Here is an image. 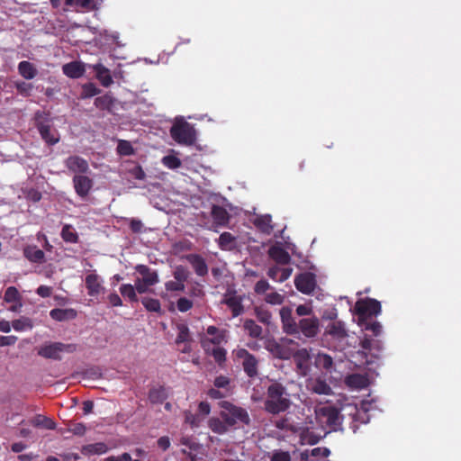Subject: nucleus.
Masks as SVG:
<instances>
[{"instance_id":"nucleus-23","label":"nucleus","mask_w":461,"mask_h":461,"mask_svg":"<svg viewBox=\"0 0 461 461\" xmlns=\"http://www.w3.org/2000/svg\"><path fill=\"white\" fill-rule=\"evenodd\" d=\"M108 451V447L104 442H96L85 445L81 447V454L86 456L103 455Z\"/></svg>"},{"instance_id":"nucleus-44","label":"nucleus","mask_w":461,"mask_h":461,"mask_svg":"<svg viewBox=\"0 0 461 461\" xmlns=\"http://www.w3.org/2000/svg\"><path fill=\"white\" fill-rule=\"evenodd\" d=\"M302 443H307L310 445H314L318 442L319 438L309 431L308 428L300 427L299 432Z\"/></svg>"},{"instance_id":"nucleus-2","label":"nucleus","mask_w":461,"mask_h":461,"mask_svg":"<svg viewBox=\"0 0 461 461\" xmlns=\"http://www.w3.org/2000/svg\"><path fill=\"white\" fill-rule=\"evenodd\" d=\"M221 409L220 417L233 428L237 425L249 426L251 420L248 411L245 408L235 405L229 401H221L219 402Z\"/></svg>"},{"instance_id":"nucleus-27","label":"nucleus","mask_w":461,"mask_h":461,"mask_svg":"<svg viewBox=\"0 0 461 461\" xmlns=\"http://www.w3.org/2000/svg\"><path fill=\"white\" fill-rule=\"evenodd\" d=\"M254 225L262 232L270 234L274 229L272 217L269 214L259 215L255 218Z\"/></svg>"},{"instance_id":"nucleus-47","label":"nucleus","mask_w":461,"mask_h":461,"mask_svg":"<svg viewBox=\"0 0 461 461\" xmlns=\"http://www.w3.org/2000/svg\"><path fill=\"white\" fill-rule=\"evenodd\" d=\"M207 334L213 336L208 341L214 345H219L224 339L223 332L219 333V329L216 326H209L206 330Z\"/></svg>"},{"instance_id":"nucleus-51","label":"nucleus","mask_w":461,"mask_h":461,"mask_svg":"<svg viewBox=\"0 0 461 461\" xmlns=\"http://www.w3.org/2000/svg\"><path fill=\"white\" fill-rule=\"evenodd\" d=\"M100 90L93 83L85 84L82 87V98H89L99 94Z\"/></svg>"},{"instance_id":"nucleus-16","label":"nucleus","mask_w":461,"mask_h":461,"mask_svg":"<svg viewBox=\"0 0 461 461\" xmlns=\"http://www.w3.org/2000/svg\"><path fill=\"white\" fill-rule=\"evenodd\" d=\"M211 216L215 226L225 227L229 224L230 215L228 211L221 206L213 204L211 210Z\"/></svg>"},{"instance_id":"nucleus-33","label":"nucleus","mask_w":461,"mask_h":461,"mask_svg":"<svg viewBox=\"0 0 461 461\" xmlns=\"http://www.w3.org/2000/svg\"><path fill=\"white\" fill-rule=\"evenodd\" d=\"M244 330L248 332L249 336L254 339H258L262 335V328L258 325L254 320L247 319L243 324Z\"/></svg>"},{"instance_id":"nucleus-64","label":"nucleus","mask_w":461,"mask_h":461,"mask_svg":"<svg viewBox=\"0 0 461 461\" xmlns=\"http://www.w3.org/2000/svg\"><path fill=\"white\" fill-rule=\"evenodd\" d=\"M271 461H291V456L288 452L279 450L273 453Z\"/></svg>"},{"instance_id":"nucleus-62","label":"nucleus","mask_w":461,"mask_h":461,"mask_svg":"<svg viewBox=\"0 0 461 461\" xmlns=\"http://www.w3.org/2000/svg\"><path fill=\"white\" fill-rule=\"evenodd\" d=\"M269 288H270L269 283L265 279H261L256 283V285L254 286V292L257 294H264Z\"/></svg>"},{"instance_id":"nucleus-30","label":"nucleus","mask_w":461,"mask_h":461,"mask_svg":"<svg viewBox=\"0 0 461 461\" xmlns=\"http://www.w3.org/2000/svg\"><path fill=\"white\" fill-rule=\"evenodd\" d=\"M167 398V393L165 387H154L149 392V400L153 404L162 403Z\"/></svg>"},{"instance_id":"nucleus-49","label":"nucleus","mask_w":461,"mask_h":461,"mask_svg":"<svg viewBox=\"0 0 461 461\" xmlns=\"http://www.w3.org/2000/svg\"><path fill=\"white\" fill-rule=\"evenodd\" d=\"M173 276L176 281L184 284L188 279L189 272L185 267L177 266L173 272Z\"/></svg>"},{"instance_id":"nucleus-63","label":"nucleus","mask_w":461,"mask_h":461,"mask_svg":"<svg viewBox=\"0 0 461 461\" xmlns=\"http://www.w3.org/2000/svg\"><path fill=\"white\" fill-rule=\"evenodd\" d=\"M230 393V390H226L224 392L221 391V389L215 387V388H211L208 390L207 392V395L211 398V399H222L224 397H226Z\"/></svg>"},{"instance_id":"nucleus-53","label":"nucleus","mask_w":461,"mask_h":461,"mask_svg":"<svg viewBox=\"0 0 461 461\" xmlns=\"http://www.w3.org/2000/svg\"><path fill=\"white\" fill-rule=\"evenodd\" d=\"M39 131L41 133V138L47 142V143H50V144H54L58 141V139H53L51 136H50V126L48 125H44V124H40L39 125Z\"/></svg>"},{"instance_id":"nucleus-10","label":"nucleus","mask_w":461,"mask_h":461,"mask_svg":"<svg viewBox=\"0 0 461 461\" xmlns=\"http://www.w3.org/2000/svg\"><path fill=\"white\" fill-rule=\"evenodd\" d=\"M103 279L96 273H91L85 277V285L87 294L91 297H97L104 292Z\"/></svg>"},{"instance_id":"nucleus-13","label":"nucleus","mask_w":461,"mask_h":461,"mask_svg":"<svg viewBox=\"0 0 461 461\" xmlns=\"http://www.w3.org/2000/svg\"><path fill=\"white\" fill-rule=\"evenodd\" d=\"M280 318L283 324V330L286 334L294 335L298 334V326L292 314V309L289 307H283L280 310Z\"/></svg>"},{"instance_id":"nucleus-7","label":"nucleus","mask_w":461,"mask_h":461,"mask_svg":"<svg viewBox=\"0 0 461 461\" xmlns=\"http://www.w3.org/2000/svg\"><path fill=\"white\" fill-rule=\"evenodd\" d=\"M319 414L322 419H325L327 425L334 430H337L341 425L342 417L336 406L326 405L321 407Z\"/></svg>"},{"instance_id":"nucleus-55","label":"nucleus","mask_w":461,"mask_h":461,"mask_svg":"<svg viewBox=\"0 0 461 461\" xmlns=\"http://www.w3.org/2000/svg\"><path fill=\"white\" fill-rule=\"evenodd\" d=\"M193 302L185 297H180L176 302L177 310L181 312H186L193 308Z\"/></svg>"},{"instance_id":"nucleus-52","label":"nucleus","mask_w":461,"mask_h":461,"mask_svg":"<svg viewBox=\"0 0 461 461\" xmlns=\"http://www.w3.org/2000/svg\"><path fill=\"white\" fill-rule=\"evenodd\" d=\"M284 295L278 294L277 292H272L267 294L265 296V302L272 304V305H280L284 302Z\"/></svg>"},{"instance_id":"nucleus-8","label":"nucleus","mask_w":461,"mask_h":461,"mask_svg":"<svg viewBox=\"0 0 461 461\" xmlns=\"http://www.w3.org/2000/svg\"><path fill=\"white\" fill-rule=\"evenodd\" d=\"M297 326L298 333L301 332L307 338H314L320 331V321L314 315L301 319Z\"/></svg>"},{"instance_id":"nucleus-11","label":"nucleus","mask_w":461,"mask_h":461,"mask_svg":"<svg viewBox=\"0 0 461 461\" xmlns=\"http://www.w3.org/2000/svg\"><path fill=\"white\" fill-rule=\"evenodd\" d=\"M72 182L75 192L81 198H86L94 185L93 179L85 175H75Z\"/></svg>"},{"instance_id":"nucleus-41","label":"nucleus","mask_w":461,"mask_h":461,"mask_svg":"<svg viewBox=\"0 0 461 461\" xmlns=\"http://www.w3.org/2000/svg\"><path fill=\"white\" fill-rule=\"evenodd\" d=\"M141 303L149 312L161 313V304L159 300L150 297H143Z\"/></svg>"},{"instance_id":"nucleus-61","label":"nucleus","mask_w":461,"mask_h":461,"mask_svg":"<svg viewBox=\"0 0 461 461\" xmlns=\"http://www.w3.org/2000/svg\"><path fill=\"white\" fill-rule=\"evenodd\" d=\"M77 317V311L74 309H59V321L73 320Z\"/></svg>"},{"instance_id":"nucleus-59","label":"nucleus","mask_w":461,"mask_h":461,"mask_svg":"<svg viewBox=\"0 0 461 461\" xmlns=\"http://www.w3.org/2000/svg\"><path fill=\"white\" fill-rule=\"evenodd\" d=\"M230 383V380L227 376L219 375L214 379L213 384L215 387H217L219 389H223L226 391V390H230L229 389Z\"/></svg>"},{"instance_id":"nucleus-37","label":"nucleus","mask_w":461,"mask_h":461,"mask_svg":"<svg viewBox=\"0 0 461 461\" xmlns=\"http://www.w3.org/2000/svg\"><path fill=\"white\" fill-rule=\"evenodd\" d=\"M176 328L178 332L176 339V343L181 344L183 342H191L192 339L188 326L185 323H179L177 324Z\"/></svg>"},{"instance_id":"nucleus-38","label":"nucleus","mask_w":461,"mask_h":461,"mask_svg":"<svg viewBox=\"0 0 461 461\" xmlns=\"http://www.w3.org/2000/svg\"><path fill=\"white\" fill-rule=\"evenodd\" d=\"M185 423L188 424L191 429H196L201 426L203 422V417L199 414H194L191 411H184Z\"/></svg>"},{"instance_id":"nucleus-32","label":"nucleus","mask_w":461,"mask_h":461,"mask_svg":"<svg viewBox=\"0 0 461 461\" xmlns=\"http://www.w3.org/2000/svg\"><path fill=\"white\" fill-rule=\"evenodd\" d=\"M236 238L230 232H222L218 239V245L221 250H231L235 248Z\"/></svg>"},{"instance_id":"nucleus-29","label":"nucleus","mask_w":461,"mask_h":461,"mask_svg":"<svg viewBox=\"0 0 461 461\" xmlns=\"http://www.w3.org/2000/svg\"><path fill=\"white\" fill-rule=\"evenodd\" d=\"M310 386L312 392L317 394L330 395L332 393L331 387L328 384V383L325 380L321 378H317L313 380L310 384Z\"/></svg>"},{"instance_id":"nucleus-26","label":"nucleus","mask_w":461,"mask_h":461,"mask_svg":"<svg viewBox=\"0 0 461 461\" xmlns=\"http://www.w3.org/2000/svg\"><path fill=\"white\" fill-rule=\"evenodd\" d=\"M23 256L32 263H41L44 260V252L37 246H26L23 249Z\"/></svg>"},{"instance_id":"nucleus-48","label":"nucleus","mask_w":461,"mask_h":461,"mask_svg":"<svg viewBox=\"0 0 461 461\" xmlns=\"http://www.w3.org/2000/svg\"><path fill=\"white\" fill-rule=\"evenodd\" d=\"M162 164L169 169H176L181 166V160L174 155H167L162 158Z\"/></svg>"},{"instance_id":"nucleus-24","label":"nucleus","mask_w":461,"mask_h":461,"mask_svg":"<svg viewBox=\"0 0 461 461\" xmlns=\"http://www.w3.org/2000/svg\"><path fill=\"white\" fill-rule=\"evenodd\" d=\"M209 429L216 434L223 435L226 434L230 426L226 422V420H222L221 417H212L208 420Z\"/></svg>"},{"instance_id":"nucleus-6","label":"nucleus","mask_w":461,"mask_h":461,"mask_svg":"<svg viewBox=\"0 0 461 461\" xmlns=\"http://www.w3.org/2000/svg\"><path fill=\"white\" fill-rule=\"evenodd\" d=\"M360 345L361 348L365 350L364 352H362V354L365 355V364L366 365L372 364L373 360L368 359L366 351H367L372 356V357L379 358L380 354L384 349L383 342L380 339L370 338L367 335H365V337L360 342Z\"/></svg>"},{"instance_id":"nucleus-25","label":"nucleus","mask_w":461,"mask_h":461,"mask_svg":"<svg viewBox=\"0 0 461 461\" xmlns=\"http://www.w3.org/2000/svg\"><path fill=\"white\" fill-rule=\"evenodd\" d=\"M266 348L276 357L280 359H287L289 357L287 349L275 339L267 340Z\"/></svg>"},{"instance_id":"nucleus-50","label":"nucleus","mask_w":461,"mask_h":461,"mask_svg":"<svg viewBox=\"0 0 461 461\" xmlns=\"http://www.w3.org/2000/svg\"><path fill=\"white\" fill-rule=\"evenodd\" d=\"M117 152L122 156H130L134 153V149L128 140H120L117 146Z\"/></svg>"},{"instance_id":"nucleus-15","label":"nucleus","mask_w":461,"mask_h":461,"mask_svg":"<svg viewBox=\"0 0 461 461\" xmlns=\"http://www.w3.org/2000/svg\"><path fill=\"white\" fill-rule=\"evenodd\" d=\"M65 165L75 175H84L89 170L88 162L78 156L69 157L66 159Z\"/></svg>"},{"instance_id":"nucleus-17","label":"nucleus","mask_w":461,"mask_h":461,"mask_svg":"<svg viewBox=\"0 0 461 461\" xmlns=\"http://www.w3.org/2000/svg\"><path fill=\"white\" fill-rule=\"evenodd\" d=\"M135 270L141 276L140 279L145 285L153 286L159 282L158 272L146 265L139 264L135 267Z\"/></svg>"},{"instance_id":"nucleus-42","label":"nucleus","mask_w":461,"mask_h":461,"mask_svg":"<svg viewBox=\"0 0 461 461\" xmlns=\"http://www.w3.org/2000/svg\"><path fill=\"white\" fill-rule=\"evenodd\" d=\"M12 327L16 331H23L25 330H31L33 327L32 321L30 318L22 317L12 321Z\"/></svg>"},{"instance_id":"nucleus-35","label":"nucleus","mask_w":461,"mask_h":461,"mask_svg":"<svg viewBox=\"0 0 461 461\" xmlns=\"http://www.w3.org/2000/svg\"><path fill=\"white\" fill-rule=\"evenodd\" d=\"M121 294L128 299L131 303H137L139 301L136 290L133 285L123 284L120 286Z\"/></svg>"},{"instance_id":"nucleus-57","label":"nucleus","mask_w":461,"mask_h":461,"mask_svg":"<svg viewBox=\"0 0 461 461\" xmlns=\"http://www.w3.org/2000/svg\"><path fill=\"white\" fill-rule=\"evenodd\" d=\"M15 87L19 94L28 96L31 94L32 89V85L31 83H26L24 81L17 82L15 84Z\"/></svg>"},{"instance_id":"nucleus-31","label":"nucleus","mask_w":461,"mask_h":461,"mask_svg":"<svg viewBox=\"0 0 461 461\" xmlns=\"http://www.w3.org/2000/svg\"><path fill=\"white\" fill-rule=\"evenodd\" d=\"M327 332L334 338L344 339L348 336L344 323L342 321H334L327 327Z\"/></svg>"},{"instance_id":"nucleus-4","label":"nucleus","mask_w":461,"mask_h":461,"mask_svg":"<svg viewBox=\"0 0 461 461\" xmlns=\"http://www.w3.org/2000/svg\"><path fill=\"white\" fill-rule=\"evenodd\" d=\"M170 135L178 144L189 146L196 140L195 131L187 122L175 123L170 129Z\"/></svg>"},{"instance_id":"nucleus-39","label":"nucleus","mask_w":461,"mask_h":461,"mask_svg":"<svg viewBox=\"0 0 461 461\" xmlns=\"http://www.w3.org/2000/svg\"><path fill=\"white\" fill-rule=\"evenodd\" d=\"M61 237L66 242L77 243L78 241L77 232L71 225L67 224L62 228Z\"/></svg>"},{"instance_id":"nucleus-28","label":"nucleus","mask_w":461,"mask_h":461,"mask_svg":"<svg viewBox=\"0 0 461 461\" xmlns=\"http://www.w3.org/2000/svg\"><path fill=\"white\" fill-rule=\"evenodd\" d=\"M18 72L23 78L27 80L34 78L38 74L36 67L32 63L26 60L21 61L18 64Z\"/></svg>"},{"instance_id":"nucleus-54","label":"nucleus","mask_w":461,"mask_h":461,"mask_svg":"<svg viewBox=\"0 0 461 461\" xmlns=\"http://www.w3.org/2000/svg\"><path fill=\"white\" fill-rule=\"evenodd\" d=\"M276 427L280 429L289 430L294 433L299 432L300 426L288 423L287 420L281 419L276 420Z\"/></svg>"},{"instance_id":"nucleus-3","label":"nucleus","mask_w":461,"mask_h":461,"mask_svg":"<svg viewBox=\"0 0 461 461\" xmlns=\"http://www.w3.org/2000/svg\"><path fill=\"white\" fill-rule=\"evenodd\" d=\"M381 310L380 302L373 298L360 299L357 301L354 307V312L359 322H364L373 316H377Z\"/></svg>"},{"instance_id":"nucleus-46","label":"nucleus","mask_w":461,"mask_h":461,"mask_svg":"<svg viewBox=\"0 0 461 461\" xmlns=\"http://www.w3.org/2000/svg\"><path fill=\"white\" fill-rule=\"evenodd\" d=\"M4 300L5 303H19L22 297L16 287L9 286L5 292Z\"/></svg>"},{"instance_id":"nucleus-40","label":"nucleus","mask_w":461,"mask_h":461,"mask_svg":"<svg viewBox=\"0 0 461 461\" xmlns=\"http://www.w3.org/2000/svg\"><path fill=\"white\" fill-rule=\"evenodd\" d=\"M95 105L96 108L100 110H110L112 106L113 105V97L105 94L102 96H98L95 99Z\"/></svg>"},{"instance_id":"nucleus-36","label":"nucleus","mask_w":461,"mask_h":461,"mask_svg":"<svg viewBox=\"0 0 461 461\" xmlns=\"http://www.w3.org/2000/svg\"><path fill=\"white\" fill-rule=\"evenodd\" d=\"M315 365L319 368H322L329 371L333 366V359L328 354L319 353L315 358Z\"/></svg>"},{"instance_id":"nucleus-34","label":"nucleus","mask_w":461,"mask_h":461,"mask_svg":"<svg viewBox=\"0 0 461 461\" xmlns=\"http://www.w3.org/2000/svg\"><path fill=\"white\" fill-rule=\"evenodd\" d=\"M29 422L31 425L36 428L50 429H54L55 427V422L52 420L40 414L32 418Z\"/></svg>"},{"instance_id":"nucleus-43","label":"nucleus","mask_w":461,"mask_h":461,"mask_svg":"<svg viewBox=\"0 0 461 461\" xmlns=\"http://www.w3.org/2000/svg\"><path fill=\"white\" fill-rule=\"evenodd\" d=\"M358 325L366 331H371L373 336L378 337L382 332V326L378 321H369L368 320L364 322H359Z\"/></svg>"},{"instance_id":"nucleus-22","label":"nucleus","mask_w":461,"mask_h":461,"mask_svg":"<svg viewBox=\"0 0 461 461\" xmlns=\"http://www.w3.org/2000/svg\"><path fill=\"white\" fill-rule=\"evenodd\" d=\"M37 354L47 359H58V342L42 344L37 348Z\"/></svg>"},{"instance_id":"nucleus-5","label":"nucleus","mask_w":461,"mask_h":461,"mask_svg":"<svg viewBox=\"0 0 461 461\" xmlns=\"http://www.w3.org/2000/svg\"><path fill=\"white\" fill-rule=\"evenodd\" d=\"M233 355L237 359L242 360L243 370L249 377L254 378L258 375V361L255 356H253L245 348H238L233 350Z\"/></svg>"},{"instance_id":"nucleus-1","label":"nucleus","mask_w":461,"mask_h":461,"mask_svg":"<svg viewBox=\"0 0 461 461\" xmlns=\"http://www.w3.org/2000/svg\"><path fill=\"white\" fill-rule=\"evenodd\" d=\"M292 401L286 387L279 383L273 382L267 388L264 409L267 413L278 415L290 409Z\"/></svg>"},{"instance_id":"nucleus-45","label":"nucleus","mask_w":461,"mask_h":461,"mask_svg":"<svg viewBox=\"0 0 461 461\" xmlns=\"http://www.w3.org/2000/svg\"><path fill=\"white\" fill-rule=\"evenodd\" d=\"M255 315L261 323L267 325L271 323L272 314L264 307H255Z\"/></svg>"},{"instance_id":"nucleus-20","label":"nucleus","mask_w":461,"mask_h":461,"mask_svg":"<svg viewBox=\"0 0 461 461\" xmlns=\"http://www.w3.org/2000/svg\"><path fill=\"white\" fill-rule=\"evenodd\" d=\"M330 454V451L327 447H314L312 450H305L301 453V459L303 461H322L324 458L328 457Z\"/></svg>"},{"instance_id":"nucleus-18","label":"nucleus","mask_w":461,"mask_h":461,"mask_svg":"<svg viewBox=\"0 0 461 461\" xmlns=\"http://www.w3.org/2000/svg\"><path fill=\"white\" fill-rule=\"evenodd\" d=\"M185 259L190 263L195 274L205 276L208 274V266L205 259L199 254H188Z\"/></svg>"},{"instance_id":"nucleus-9","label":"nucleus","mask_w":461,"mask_h":461,"mask_svg":"<svg viewBox=\"0 0 461 461\" xmlns=\"http://www.w3.org/2000/svg\"><path fill=\"white\" fill-rule=\"evenodd\" d=\"M294 285L303 294H312L316 286L315 276L312 273L299 274L294 279Z\"/></svg>"},{"instance_id":"nucleus-12","label":"nucleus","mask_w":461,"mask_h":461,"mask_svg":"<svg viewBox=\"0 0 461 461\" xmlns=\"http://www.w3.org/2000/svg\"><path fill=\"white\" fill-rule=\"evenodd\" d=\"M242 302L243 297L237 295L235 291L227 293L223 300V303L230 309L233 317H238L244 312Z\"/></svg>"},{"instance_id":"nucleus-58","label":"nucleus","mask_w":461,"mask_h":461,"mask_svg":"<svg viewBox=\"0 0 461 461\" xmlns=\"http://www.w3.org/2000/svg\"><path fill=\"white\" fill-rule=\"evenodd\" d=\"M212 356L218 364H221L226 360V350L223 348H215L212 351Z\"/></svg>"},{"instance_id":"nucleus-19","label":"nucleus","mask_w":461,"mask_h":461,"mask_svg":"<svg viewBox=\"0 0 461 461\" xmlns=\"http://www.w3.org/2000/svg\"><path fill=\"white\" fill-rule=\"evenodd\" d=\"M87 68V64H84L80 61H71L68 64L63 65V73L70 78L81 77Z\"/></svg>"},{"instance_id":"nucleus-60","label":"nucleus","mask_w":461,"mask_h":461,"mask_svg":"<svg viewBox=\"0 0 461 461\" xmlns=\"http://www.w3.org/2000/svg\"><path fill=\"white\" fill-rule=\"evenodd\" d=\"M348 384L356 385L357 387H363L366 384L365 378L360 375H351L347 378Z\"/></svg>"},{"instance_id":"nucleus-56","label":"nucleus","mask_w":461,"mask_h":461,"mask_svg":"<svg viewBox=\"0 0 461 461\" xmlns=\"http://www.w3.org/2000/svg\"><path fill=\"white\" fill-rule=\"evenodd\" d=\"M185 284H182L175 279L165 283V288L168 292H183L185 290Z\"/></svg>"},{"instance_id":"nucleus-14","label":"nucleus","mask_w":461,"mask_h":461,"mask_svg":"<svg viewBox=\"0 0 461 461\" xmlns=\"http://www.w3.org/2000/svg\"><path fill=\"white\" fill-rule=\"evenodd\" d=\"M87 68H92L95 71L96 79L103 86L108 87L113 83L110 69L104 67L102 63L87 64Z\"/></svg>"},{"instance_id":"nucleus-21","label":"nucleus","mask_w":461,"mask_h":461,"mask_svg":"<svg viewBox=\"0 0 461 461\" xmlns=\"http://www.w3.org/2000/svg\"><path fill=\"white\" fill-rule=\"evenodd\" d=\"M269 257L280 265H287L291 261L289 253L280 246H272L268 250Z\"/></svg>"}]
</instances>
